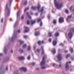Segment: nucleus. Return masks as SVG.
<instances>
[{
    "label": "nucleus",
    "mask_w": 74,
    "mask_h": 74,
    "mask_svg": "<svg viewBox=\"0 0 74 74\" xmlns=\"http://www.w3.org/2000/svg\"><path fill=\"white\" fill-rule=\"evenodd\" d=\"M54 2L55 3L56 7H57L58 9H60L61 7H62V4L61 3L59 4V3L56 2V0H54Z\"/></svg>",
    "instance_id": "nucleus-1"
},
{
    "label": "nucleus",
    "mask_w": 74,
    "mask_h": 74,
    "mask_svg": "<svg viewBox=\"0 0 74 74\" xmlns=\"http://www.w3.org/2000/svg\"><path fill=\"white\" fill-rule=\"evenodd\" d=\"M74 32V28H71L69 30L68 36L69 38H71L73 36V33Z\"/></svg>",
    "instance_id": "nucleus-2"
},
{
    "label": "nucleus",
    "mask_w": 74,
    "mask_h": 74,
    "mask_svg": "<svg viewBox=\"0 0 74 74\" xmlns=\"http://www.w3.org/2000/svg\"><path fill=\"white\" fill-rule=\"evenodd\" d=\"M44 64H45V56H44L42 58V61L40 62V65L42 66L44 65Z\"/></svg>",
    "instance_id": "nucleus-3"
},
{
    "label": "nucleus",
    "mask_w": 74,
    "mask_h": 74,
    "mask_svg": "<svg viewBox=\"0 0 74 74\" xmlns=\"http://www.w3.org/2000/svg\"><path fill=\"white\" fill-rule=\"evenodd\" d=\"M5 8L7 11V15L9 16L10 14V8H8V4H6Z\"/></svg>",
    "instance_id": "nucleus-4"
},
{
    "label": "nucleus",
    "mask_w": 74,
    "mask_h": 74,
    "mask_svg": "<svg viewBox=\"0 0 74 74\" xmlns=\"http://www.w3.org/2000/svg\"><path fill=\"white\" fill-rule=\"evenodd\" d=\"M57 57L58 59V60L59 61L62 60V55L60 53L58 54V55L57 56Z\"/></svg>",
    "instance_id": "nucleus-5"
},
{
    "label": "nucleus",
    "mask_w": 74,
    "mask_h": 74,
    "mask_svg": "<svg viewBox=\"0 0 74 74\" xmlns=\"http://www.w3.org/2000/svg\"><path fill=\"white\" fill-rule=\"evenodd\" d=\"M59 23H62L64 21V19H63V18L62 17H60L59 19Z\"/></svg>",
    "instance_id": "nucleus-6"
},
{
    "label": "nucleus",
    "mask_w": 74,
    "mask_h": 74,
    "mask_svg": "<svg viewBox=\"0 0 74 74\" xmlns=\"http://www.w3.org/2000/svg\"><path fill=\"white\" fill-rule=\"evenodd\" d=\"M69 69V62H67L66 64V70H67Z\"/></svg>",
    "instance_id": "nucleus-7"
},
{
    "label": "nucleus",
    "mask_w": 74,
    "mask_h": 74,
    "mask_svg": "<svg viewBox=\"0 0 74 74\" xmlns=\"http://www.w3.org/2000/svg\"><path fill=\"white\" fill-rule=\"evenodd\" d=\"M25 33L29 32V28L25 27Z\"/></svg>",
    "instance_id": "nucleus-8"
},
{
    "label": "nucleus",
    "mask_w": 74,
    "mask_h": 74,
    "mask_svg": "<svg viewBox=\"0 0 74 74\" xmlns=\"http://www.w3.org/2000/svg\"><path fill=\"white\" fill-rule=\"evenodd\" d=\"M44 42L43 41H39L38 42V45H40L41 44H44Z\"/></svg>",
    "instance_id": "nucleus-9"
},
{
    "label": "nucleus",
    "mask_w": 74,
    "mask_h": 74,
    "mask_svg": "<svg viewBox=\"0 0 74 74\" xmlns=\"http://www.w3.org/2000/svg\"><path fill=\"white\" fill-rule=\"evenodd\" d=\"M20 69L21 70H23V71H24L25 72L26 71V70H27V69H26V67H23L22 68H20Z\"/></svg>",
    "instance_id": "nucleus-10"
},
{
    "label": "nucleus",
    "mask_w": 74,
    "mask_h": 74,
    "mask_svg": "<svg viewBox=\"0 0 74 74\" xmlns=\"http://www.w3.org/2000/svg\"><path fill=\"white\" fill-rule=\"evenodd\" d=\"M41 49L42 51V54L43 55L44 54V47H43V46H41Z\"/></svg>",
    "instance_id": "nucleus-11"
},
{
    "label": "nucleus",
    "mask_w": 74,
    "mask_h": 74,
    "mask_svg": "<svg viewBox=\"0 0 74 74\" xmlns=\"http://www.w3.org/2000/svg\"><path fill=\"white\" fill-rule=\"evenodd\" d=\"M57 44V41L54 40L53 42V44L54 45H56Z\"/></svg>",
    "instance_id": "nucleus-12"
},
{
    "label": "nucleus",
    "mask_w": 74,
    "mask_h": 74,
    "mask_svg": "<svg viewBox=\"0 0 74 74\" xmlns=\"http://www.w3.org/2000/svg\"><path fill=\"white\" fill-rule=\"evenodd\" d=\"M19 60H24L25 58L23 56H21L18 58Z\"/></svg>",
    "instance_id": "nucleus-13"
},
{
    "label": "nucleus",
    "mask_w": 74,
    "mask_h": 74,
    "mask_svg": "<svg viewBox=\"0 0 74 74\" xmlns=\"http://www.w3.org/2000/svg\"><path fill=\"white\" fill-rule=\"evenodd\" d=\"M35 35L36 36H38V35H40V32H36L35 33Z\"/></svg>",
    "instance_id": "nucleus-14"
},
{
    "label": "nucleus",
    "mask_w": 74,
    "mask_h": 74,
    "mask_svg": "<svg viewBox=\"0 0 74 74\" xmlns=\"http://www.w3.org/2000/svg\"><path fill=\"white\" fill-rule=\"evenodd\" d=\"M31 23L32 25H33V24H34V23H36V21L35 20H31Z\"/></svg>",
    "instance_id": "nucleus-15"
},
{
    "label": "nucleus",
    "mask_w": 74,
    "mask_h": 74,
    "mask_svg": "<svg viewBox=\"0 0 74 74\" xmlns=\"http://www.w3.org/2000/svg\"><path fill=\"white\" fill-rule=\"evenodd\" d=\"M71 17H72V15H71L70 16H68V18L66 19L67 21H68L69 20V19L70 18H71Z\"/></svg>",
    "instance_id": "nucleus-16"
},
{
    "label": "nucleus",
    "mask_w": 74,
    "mask_h": 74,
    "mask_svg": "<svg viewBox=\"0 0 74 74\" xmlns=\"http://www.w3.org/2000/svg\"><path fill=\"white\" fill-rule=\"evenodd\" d=\"M59 35V34L58 32H56L55 34V36L56 37H58Z\"/></svg>",
    "instance_id": "nucleus-17"
},
{
    "label": "nucleus",
    "mask_w": 74,
    "mask_h": 74,
    "mask_svg": "<svg viewBox=\"0 0 74 74\" xmlns=\"http://www.w3.org/2000/svg\"><path fill=\"white\" fill-rule=\"evenodd\" d=\"M48 35L49 37H51L52 36V32H48Z\"/></svg>",
    "instance_id": "nucleus-18"
},
{
    "label": "nucleus",
    "mask_w": 74,
    "mask_h": 74,
    "mask_svg": "<svg viewBox=\"0 0 74 74\" xmlns=\"http://www.w3.org/2000/svg\"><path fill=\"white\" fill-rule=\"evenodd\" d=\"M31 8L32 9V10H34L36 8V7L35 6H32L31 7Z\"/></svg>",
    "instance_id": "nucleus-19"
},
{
    "label": "nucleus",
    "mask_w": 74,
    "mask_h": 74,
    "mask_svg": "<svg viewBox=\"0 0 74 74\" xmlns=\"http://www.w3.org/2000/svg\"><path fill=\"white\" fill-rule=\"evenodd\" d=\"M40 4H38V5L37 7V8L38 10H40Z\"/></svg>",
    "instance_id": "nucleus-20"
},
{
    "label": "nucleus",
    "mask_w": 74,
    "mask_h": 74,
    "mask_svg": "<svg viewBox=\"0 0 74 74\" xmlns=\"http://www.w3.org/2000/svg\"><path fill=\"white\" fill-rule=\"evenodd\" d=\"M53 24H56V20H54L53 21Z\"/></svg>",
    "instance_id": "nucleus-21"
},
{
    "label": "nucleus",
    "mask_w": 74,
    "mask_h": 74,
    "mask_svg": "<svg viewBox=\"0 0 74 74\" xmlns=\"http://www.w3.org/2000/svg\"><path fill=\"white\" fill-rule=\"evenodd\" d=\"M70 56V54H67L66 56V59H67V58L68 57H69Z\"/></svg>",
    "instance_id": "nucleus-22"
},
{
    "label": "nucleus",
    "mask_w": 74,
    "mask_h": 74,
    "mask_svg": "<svg viewBox=\"0 0 74 74\" xmlns=\"http://www.w3.org/2000/svg\"><path fill=\"white\" fill-rule=\"evenodd\" d=\"M53 53H56V51H55V49H54L52 51Z\"/></svg>",
    "instance_id": "nucleus-23"
},
{
    "label": "nucleus",
    "mask_w": 74,
    "mask_h": 74,
    "mask_svg": "<svg viewBox=\"0 0 74 74\" xmlns=\"http://www.w3.org/2000/svg\"><path fill=\"white\" fill-rule=\"evenodd\" d=\"M38 20V21L37 22L38 23V22H41V19H40V18H38L37 19Z\"/></svg>",
    "instance_id": "nucleus-24"
},
{
    "label": "nucleus",
    "mask_w": 74,
    "mask_h": 74,
    "mask_svg": "<svg viewBox=\"0 0 74 74\" xmlns=\"http://www.w3.org/2000/svg\"><path fill=\"white\" fill-rule=\"evenodd\" d=\"M43 9H44V7H42V8L41 10L39 11L40 12H43Z\"/></svg>",
    "instance_id": "nucleus-25"
},
{
    "label": "nucleus",
    "mask_w": 74,
    "mask_h": 74,
    "mask_svg": "<svg viewBox=\"0 0 74 74\" xmlns=\"http://www.w3.org/2000/svg\"><path fill=\"white\" fill-rule=\"evenodd\" d=\"M27 14L28 15V16H29V19H31V17L30 16V15H29V13L27 12Z\"/></svg>",
    "instance_id": "nucleus-26"
},
{
    "label": "nucleus",
    "mask_w": 74,
    "mask_h": 74,
    "mask_svg": "<svg viewBox=\"0 0 74 74\" xmlns=\"http://www.w3.org/2000/svg\"><path fill=\"white\" fill-rule=\"evenodd\" d=\"M4 53H6L7 52V49L5 48V47L4 48Z\"/></svg>",
    "instance_id": "nucleus-27"
},
{
    "label": "nucleus",
    "mask_w": 74,
    "mask_h": 74,
    "mask_svg": "<svg viewBox=\"0 0 74 74\" xmlns=\"http://www.w3.org/2000/svg\"><path fill=\"white\" fill-rule=\"evenodd\" d=\"M26 44H24L23 47V48H26Z\"/></svg>",
    "instance_id": "nucleus-28"
},
{
    "label": "nucleus",
    "mask_w": 74,
    "mask_h": 74,
    "mask_svg": "<svg viewBox=\"0 0 74 74\" xmlns=\"http://www.w3.org/2000/svg\"><path fill=\"white\" fill-rule=\"evenodd\" d=\"M30 24V21L29 20H27V25H29Z\"/></svg>",
    "instance_id": "nucleus-29"
},
{
    "label": "nucleus",
    "mask_w": 74,
    "mask_h": 74,
    "mask_svg": "<svg viewBox=\"0 0 74 74\" xmlns=\"http://www.w3.org/2000/svg\"><path fill=\"white\" fill-rule=\"evenodd\" d=\"M19 52H23V50L22 49H20L19 50Z\"/></svg>",
    "instance_id": "nucleus-30"
},
{
    "label": "nucleus",
    "mask_w": 74,
    "mask_h": 74,
    "mask_svg": "<svg viewBox=\"0 0 74 74\" xmlns=\"http://www.w3.org/2000/svg\"><path fill=\"white\" fill-rule=\"evenodd\" d=\"M65 12L66 14H67L69 12V11H68L66 9L65 10Z\"/></svg>",
    "instance_id": "nucleus-31"
},
{
    "label": "nucleus",
    "mask_w": 74,
    "mask_h": 74,
    "mask_svg": "<svg viewBox=\"0 0 74 74\" xmlns=\"http://www.w3.org/2000/svg\"><path fill=\"white\" fill-rule=\"evenodd\" d=\"M19 11H18L17 13V17H18V16H19Z\"/></svg>",
    "instance_id": "nucleus-32"
},
{
    "label": "nucleus",
    "mask_w": 74,
    "mask_h": 74,
    "mask_svg": "<svg viewBox=\"0 0 74 74\" xmlns=\"http://www.w3.org/2000/svg\"><path fill=\"white\" fill-rule=\"evenodd\" d=\"M30 46H29L28 47V50L30 51Z\"/></svg>",
    "instance_id": "nucleus-33"
},
{
    "label": "nucleus",
    "mask_w": 74,
    "mask_h": 74,
    "mask_svg": "<svg viewBox=\"0 0 74 74\" xmlns=\"http://www.w3.org/2000/svg\"><path fill=\"white\" fill-rule=\"evenodd\" d=\"M23 37L24 38H27V36L26 35H24L23 36Z\"/></svg>",
    "instance_id": "nucleus-34"
},
{
    "label": "nucleus",
    "mask_w": 74,
    "mask_h": 74,
    "mask_svg": "<svg viewBox=\"0 0 74 74\" xmlns=\"http://www.w3.org/2000/svg\"><path fill=\"white\" fill-rule=\"evenodd\" d=\"M71 53H72L73 52V48H71Z\"/></svg>",
    "instance_id": "nucleus-35"
},
{
    "label": "nucleus",
    "mask_w": 74,
    "mask_h": 74,
    "mask_svg": "<svg viewBox=\"0 0 74 74\" xmlns=\"http://www.w3.org/2000/svg\"><path fill=\"white\" fill-rule=\"evenodd\" d=\"M46 67L45 66H43L42 67V69H45L46 68Z\"/></svg>",
    "instance_id": "nucleus-36"
},
{
    "label": "nucleus",
    "mask_w": 74,
    "mask_h": 74,
    "mask_svg": "<svg viewBox=\"0 0 74 74\" xmlns=\"http://www.w3.org/2000/svg\"><path fill=\"white\" fill-rule=\"evenodd\" d=\"M37 51L38 52H39L40 51V49H37Z\"/></svg>",
    "instance_id": "nucleus-37"
},
{
    "label": "nucleus",
    "mask_w": 74,
    "mask_h": 74,
    "mask_svg": "<svg viewBox=\"0 0 74 74\" xmlns=\"http://www.w3.org/2000/svg\"><path fill=\"white\" fill-rule=\"evenodd\" d=\"M20 43H21V44H23V41L20 40Z\"/></svg>",
    "instance_id": "nucleus-38"
},
{
    "label": "nucleus",
    "mask_w": 74,
    "mask_h": 74,
    "mask_svg": "<svg viewBox=\"0 0 74 74\" xmlns=\"http://www.w3.org/2000/svg\"><path fill=\"white\" fill-rule=\"evenodd\" d=\"M60 45H62V47H63V46H64V45H63V44H62V43H60Z\"/></svg>",
    "instance_id": "nucleus-39"
},
{
    "label": "nucleus",
    "mask_w": 74,
    "mask_h": 74,
    "mask_svg": "<svg viewBox=\"0 0 74 74\" xmlns=\"http://www.w3.org/2000/svg\"><path fill=\"white\" fill-rule=\"evenodd\" d=\"M30 59V56H29L27 57V59L29 60Z\"/></svg>",
    "instance_id": "nucleus-40"
},
{
    "label": "nucleus",
    "mask_w": 74,
    "mask_h": 74,
    "mask_svg": "<svg viewBox=\"0 0 74 74\" xmlns=\"http://www.w3.org/2000/svg\"><path fill=\"white\" fill-rule=\"evenodd\" d=\"M52 40V39H51V38H49V42H51V41Z\"/></svg>",
    "instance_id": "nucleus-41"
},
{
    "label": "nucleus",
    "mask_w": 74,
    "mask_h": 74,
    "mask_svg": "<svg viewBox=\"0 0 74 74\" xmlns=\"http://www.w3.org/2000/svg\"><path fill=\"white\" fill-rule=\"evenodd\" d=\"M24 5H26L27 4V2L26 1L24 3Z\"/></svg>",
    "instance_id": "nucleus-42"
},
{
    "label": "nucleus",
    "mask_w": 74,
    "mask_h": 74,
    "mask_svg": "<svg viewBox=\"0 0 74 74\" xmlns=\"http://www.w3.org/2000/svg\"><path fill=\"white\" fill-rule=\"evenodd\" d=\"M35 64V63H34V62H33L32 63V66H34Z\"/></svg>",
    "instance_id": "nucleus-43"
},
{
    "label": "nucleus",
    "mask_w": 74,
    "mask_h": 74,
    "mask_svg": "<svg viewBox=\"0 0 74 74\" xmlns=\"http://www.w3.org/2000/svg\"><path fill=\"white\" fill-rule=\"evenodd\" d=\"M42 25V22L41 21L40 25V26H41Z\"/></svg>",
    "instance_id": "nucleus-44"
},
{
    "label": "nucleus",
    "mask_w": 74,
    "mask_h": 74,
    "mask_svg": "<svg viewBox=\"0 0 74 74\" xmlns=\"http://www.w3.org/2000/svg\"><path fill=\"white\" fill-rule=\"evenodd\" d=\"M72 8H73V6H71L70 8H69V10H71V9H72Z\"/></svg>",
    "instance_id": "nucleus-45"
},
{
    "label": "nucleus",
    "mask_w": 74,
    "mask_h": 74,
    "mask_svg": "<svg viewBox=\"0 0 74 74\" xmlns=\"http://www.w3.org/2000/svg\"><path fill=\"white\" fill-rule=\"evenodd\" d=\"M24 15H23L21 17V19H23Z\"/></svg>",
    "instance_id": "nucleus-46"
},
{
    "label": "nucleus",
    "mask_w": 74,
    "mask_h": 74,
    "mask_svg": "<svg viewBox=\"0 0 74 74\" xmlns=\"http://www.w3.org/2000/svg\"><path fill=\"white\" fill-rule=\"evenodd\" d=\"M18 33H19L20 32H21V30L18 29Z\"/></svg>",
    "instance_id": "nucleus-47"
},
{
    "label": "nucleus",
    "mask_w": 74,
    "mask_h": 74,
    "mask_svg": "<svg viewBox=\"0 0 74 74\" xmlns=\"http://www.w3.org/2000/svg\"><path fill=\"white\" fill-rule=\"evenodd\" d=\"M64 52L65 53H67V52H68V51H67V50H65Z\"/></svg>",
    "instance_id": "nucleus-48"
},
{
    "label": "nucleus",
    "mask_w": 74,
    "mask_h": 74,
    "mask_svg": "<svg viewBox=\"0 0 74 74\" xmlns=\"http://www.w3.org/2000/svg\"><path fill=\"white\" fill-rule=\"evenodd\" d=\"M55 65V63H53V66H54Z\"/></svg>",
    "instance_id": "nucleus-49"
},
{
    "label": "nucleus",
    "mask_w": 74,
    "mask_h": 74,
    "mask_svg": "<svg viewBox=\"0 0 74 74\" xmlns=\"http://www.w3.org/2000/svg\"><path fill=\"white\" fill-rule=\"evenodd\" d=\"M3 53H1V54H0V56H3Z\"/></svg>",
    "instance_id": "nucleus-50"
},
{
    "label": "nucleus",
    "mask_w": 74,
    "mask_h": 74,
    "mask_svg": "<svg viewBox=\"0 0 74 74\" xmlns=\"http://www.w3.org/2000/svg\"><path fill=\"white\" fill-rule=\"evenodd\" d=\"M3 18L1 19V22H3Z\"/></svg>",
    "instance_id": "nucleus-51"
},
{
    "label": "nucleus",
    "mask_w": 74,
    "mask_h": 74,
    "mask_svg": "<svg viewBox=\"0 0 74 74\" xmlns=\"http://www.w3.org/2000/svg\"><path fill=\"white\" fill-rule=\"evenodd\" d=\"M36 70H39V68H36Z\"/></svg>",
    "instance_id": "nucleus-52"
},
{
    "label": "nucleus",
    "mask_w": 74,
    "mask_h": 74,
    "mask_svg": "<svg viewBox=\"0 0 74 74\" xmlns=\"http://www.w3.org/2000/svg\"><path fill=\"white\" fill-rule=\"evenodd\" d=\"M12 0H10V3H11V2H12Z\"/></svg>",
    "instance_id": "nucleus-53"
},
{
    "label": "nucleus",
    "mask_w": 74,
    "mask_h": 74,
    "mask_svg": "<svg viewBox=\"0 0 74 74\" xmlns=\"http://www.w3.org/2000/svg\"><path fill=\"white\" fill-rule=\"evenodd\" d=\"M30 14L31 15H33V12H30Z\"/></svg>",
    "instance_id": "nucleus-54"
},
{
    "label": "nucleus",
    "mask_w": 74,
    "mask_h": 74,
    "mask_svg": "<svg viewBox=\"0 0 74 74\" xmlns=\"http://www.w3.org/2000/svg\"><path fill=\"white\" fill-rule=\"evenodd\" d=\"M6 70H8V67H6Z\"/></svg>",
    "instance_id": "nucleus-55"
},
{
    "label": "nucleus",
    "mask_w": 74,
    "mask_h": 74,
    "mask_svg": "<svg viewBox=\"0 0 74 74\" xmlns=\"http://www.w3.org/2000/svg\"><path fill=\"white\" fill-rule=\"evenodd\" d=\"M29 9V7H27V8L26 10H27Z\"/></svg>",
    "instance_id": "nucleus-56"
},
{
    "label": "nucleus",
    "mask_w": 74,
    "mask_h": 74,
    "mask_svg": "<svg viewBox=\"0 0 74 74\" xmlns=\"http://www.w3.org/2000/svg\"><path fill=\"white\" fill-rule=\"evenodd\" d=\"M71 59L72 60H74V58H71Z\"/></svg>",
    "instance_id": "nucleus-57"
},
{
    "label": "nucleus",
    "mask_w": 74,
    "mask_h": 74,
    "mask_svg": "<svg viewBox=\"0 0 74 74\" xmlns=\"http://www.w3.org/2000/svg\"><path fill=\"white\" fill-rule=\"evenodd\" d=\"M26 10L25 9V10H24V12H26Z\"/></svg>",
    "instance_id": "nucleus-58"
},
{
    "label": "nucleus",
    "mask_w": 74,
    "mask_h": 74,
    "mask_svg": "<svg viewBox=\"0 0 74 74\" xmlns=\"http://www.w3.org/2000/svg\"><path fill=\"white\" fill-rule=\"evenodd\" d=\"M36 48V47H34V49H35Z\"/></svg>",
    "instance_id": "nucleus-59"
},
{
    "label": "nucleus",
    "mask_w": 74,
    "mask_h": 74,
    "mask_svg": "<svg viewBox=\"0 0 74 74\" xmlns=\"http://www.w3.org/2000/svg\"><path fill=\"white\" fill-rule=\"evenodd\" d=\"M59 66H60V67H61V64H60Z\"/></svg>",
    "instance_id": "nucleus-60"
},
{
    "label": "nucleus",
    "mask_w": 74,
    "mask_h": 74,
    "mask_svg": "<svg viewBox=\"0 0 74 74\" xmlns=\"http://www.w3.org/2000/svg\"><path fill=\"white\" fill-rule=\"evenodd\" d=\"M38 14L37 13H36V14H35V15H37Z\"/></svg>",
    "instance_id": "nucleus-61"
},
{
    "label": "nucleus",
    "mask_w": 74,
    "mask_h": 74,
    "mask_svg": "<svg viewBox=\"0 0 74 74\" xmlns=\"http://www.w3.org/2000/svg\"><path fill=\"white\" fill-rule=\"evenodd\" d=\"M11 52L12 53V52H13V51H12V50H11Z\"/></svg>",
    "instance_id": "nucleus-62"
},
{
    "label": "nucleus",
    "mask_w": 74,
    "mask_h": 74,
    "mask_svg": "<svg viewBox=\"0 0 74 74\" xmlns=\"http://www.w3.org/2000/svg\"><path fill=\"white\" fill-rule=\"evenodd\" d=\"M69 63H71V61L69 62Z\"/></svg>",
    "instance_id": "nucleus-63"
},
{
    "label": "nucleus",
    "mask_w": 74,
    "mask_h": 74,
    "mask_svg": "<svg viewBox=\"0 0 74 74\" xmlns=\"http://www.w3.org/2000/svg\"><path fill=\"white\" fill-rule=\"evenodd\" d=\"M48 18L49 19V16H48Z\"/></svg>",
    "instance_id": "nucleus-64"
}]
</instances>
